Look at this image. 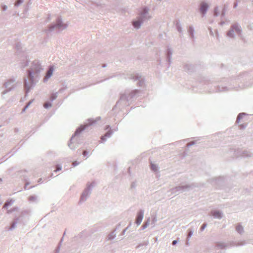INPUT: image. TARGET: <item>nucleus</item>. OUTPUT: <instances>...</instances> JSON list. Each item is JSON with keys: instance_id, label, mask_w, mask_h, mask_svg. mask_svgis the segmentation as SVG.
Returning a JSON list of instances; mask_svg holds the SVG:
<instances>
[{"instance_id": "obj_47", "label": "nucleus", "mask_w": 253, "mask_h": 253, "mask_svg": "<svg viewBox=\"0 0 253 253\" xmlns=\"http://www.w3.org/2000/svg\"><path fill=\"white\" fill-rule=\"evenodd\" d=\"M30 182L29 181H27L25 183V186L24 187V189L25 190H29V189H32L33 187H35V186H36L37 185H34V186H31L29 188H27L28 186L30 184Z\"/></svg>"}, {"instance_id": "obj_4", "label": "nucleus", "mask_w": 253, "mask_h": 253, "mask_svg": "<svg viewBox=\"0 0 253 253\" xmlns=\"http://www.w3.org/2000/svg\"><path fill=\"white\" fill-rule=\"evenodd\" d=\"M68 26V23L63 22L61 16H57L54 21L47 25L46 28L43 30V32L47 35L54 31L56 33H59L66 29Z\"/></svg>"}, {"instance_id": "obj_43", "label": "nucleus", "mask_w": 253, "mask_h": 253, "mask_svg": "<svg viewBox=\"0 0 253 253\" xmlns=\"http://www.w3.org/2000/svg\"><path fill=\"white\" fill-rule=\"evenodd\" d=\"M22 48V43L20 42H17L15 43V44L14 45V48L15 50H19V49Z\"/></svg>"}, {"instance_id": "obj_53", "label": "nucleus", "mask_w": 253, "mask_h": 253, "mask_svg": "<svg viewBox=\"0 0 253 253\" xmlns=\"http://www.w3.org/2000/svg\"><path fill=\"white\" fill-rule=\"evenodd\" d=\"M30 9V6L28 5H25L24 7V9L23 10V12L24 14H26L29 10Z\"/></svg>"}, {"instance_id": "obj_35", "label": "nucleus", "mask_w": 253, "mask_h": 253, "mask_svg": "<svg viewBox=\"0 0 253 253\" xmlns=\"http://www.w3.org/2000/svg\"><path fill=\"white\" fill-rule=\"evenodd\" d=\"M14 202V200H13L12 199H8V200H6L4 205L3 206V208L7 209L9 207L11 206L13 204Z\"/></svg>"}, {"instance_id": "obj_13", "label": "nucleus", "mask_w": 253, "mask_h": 253, "mask_svg": "<svg viewBox=\"0 0 253 253\" xmlns=\"http://www.w3.org/2000/svg\"><path fill=\"white\" fill-rule=\"evenodd\" d=\"M172 49L169 45L167 46V48L165 51V55L166 57V61L168 63V68H169L171 63V56L172 54Z\"/></svg>"}, {"instance_id": "obj_42", "label": "nucleus", "mask_w": 253, "mask_h": 253, "mask_svg": "<svg viewBox=\"0 0 253 253\" xmlns=\"http://www.w3.org/2000/svg\"><path fill=\"white\" fill-rule=\"evenodd\" d=\"M5 88H6V89L3 90L2 92V94H5L7 93L8 92H9V91L12 90L15 88V86L12 85L11 86H7V87H5Z\"/></svg>"}, {"instance_id": "obj_50", "label": "nucleus", "mask_w": 253, "mask_h": 253, "mask_svg": "<svg viewBox=\"0 0 253 253\" xmlns=\"http://www.w3.org/2000/svg\"><path fill=\"white\" fill-rule=\"evenodd\" d=\"M62 167L61 165L57 164L55 167V169L53 170L54 172H58L62 169Z\"/></svg>"}, {"instance_id": "obj_11", "label": "nucleus", "mask_w": 253, "mask_h": 253, "mask_svg": "<svg viewBox=\"0 0 253 253\" xmlns=\"http://www.w3.org/2000/svg\"><path fill=\"white\" fill-rule=\"evenodd\" d=\"M209 7L210 5L205 0L201 1L199 6V12L202 17L206 15Z\"/></svg>"}, {"instance_id": "obj_26", "label": "nucleus", "mask_w": 253, "mask_h": 253, "mask_svg": "<svg viewBox=\"0 0 253 253\" xmlns=\"http://www.w3.org/2000/svg\"><path fill=\"white\" fill-rule=\"evenodd\" d=\"M193 234V229L191 228H189L187 231V236L186 239L185 245L187 246H189V240Z\"/></svg>"}, {"instance_id": "obj_51", "label": "nucleus", "mask_w": 253, "mask_h": 253, "mask_svg": "<svg viewBox=\"0 0 253 253\" xmlns=\"http://www.w3.org/2000/svg\"><path fill=\"white\" fill-rule=\"evenodd\" d=\"M107 138H107V137H106V136H105V135H104V134H103V135H102L100 136V141H100V143H104V142L106 141V140H107Z\"/></svg>"}, {"instance_id": "obj_8", "label": "nucleus", "mask_w": 253, "mask_h": 253, "mask_svg": "<svg viewBox=\"0 0 253 253\" xmlns=\"http://www.w3.org/2000/svg\"><path fill=\"white\" fill-rule=\"evenodd\" d=\"M211 183L216 189H221L225 184V179L224 176H219L218 177L211 179Z\"/></svg>"}, {"instance_id": "obj_64", "label": "nucleus", "mask_w": 253, "mask_h": 253, "mask_svg": "<svg viewBox=\"0 0 253 253\" xmlns=\"http://www.w3.org/2000/svg\"><path fill=\"white\" fill-rule=\"evenodd\" d=\"M240 1V0H236V1H235L234 3H233V8H236L238 5V3Z\"/></svg>"}, {"instance_id": "obj_44", "label": "nucleus", "mask_w": 253, "mask_h": 253, "mask_svg": "<svg viewBox=\"0 0 253 253\" xmlns=\"http://www.w3.org/2000/svg\"><path fill=\"white\" fill-rule=\"evenodd\" d=\"M219 15V11L217 6L214 7L213 15L214 17H217Z\"/></svg>"}, {"instance_id": "obj_39", "label": "nucleus", "mask_w": 253, "mask_h": 253, "mask_svg": "<svg viewBox=\"0 0 253 253\" xmlns=\"http://www.w3.org/2000/svg\"><path fill=\"white\" fill-rule=\"evenodd\" d=\"M15 81V79L14 77L10 78L4 84V87H7L9 85H11Z\"/></svg>"}, {"instance_id": "obj_58", "label": "nucleus", "mask_w": 253, "mask_h": 253, "mask_svg": "<svg viewBox=\"0 0 253 253\" xmlns=\"http://www.w3.org/2000/svg\"><path fill=\"white\" fill-rule=\"evenodd\" d=\"M197 141V140L192 141L190 142V143L187 144L186 145H187V149H189L191 146L195 145Z\"/></svg>"}, {"instance_id": "obj_19", "label": "nucleus", "mask_w": 253, "mask_h": 253, "mask_svg": "<svg viewBox=\"0 0 253 253\" xmlns=\"http://www.w3.org/2000/svg\"><path fill=\"white\" fill-rule=\"evenodd\" d=\"M144 22V21H142L140 19H139L138 17L137 16L136 19L132 20V24L133 28L136 30H138L141 27Z\"/></svg>"}, {"instance_id": "obj_24", "label": "nucleus", "mask_w": 253, "mask_h": 253, "mask_svg": "<svg viewBox=\"0 0 253 253\" xmlns=\"http://www.w3.org/2000/svg\"><path fill=\"white\" fill-rule=\"evenodd\" d=\"M149 163L150 169L152 171L155 173L159 171V167L157 164L153 163L150 159L149 160Z\"/></svg>"}, {"instance_id": "obj_54", "label": "nucleus", "mask_w": 253, "mask_h": 253, "mask_svg": "<svg viewBox=\"0 0 253 253\" xmlns=\"http://www.w3.org/2000/svg\"><path fill=\"white\" fill-rule=\"evenodd\" d=\"M20 147H19L17 149H16L15 147L13 148L8 153L10 154L12 152H13V153L8 158L10 157L11 156L13 155L19 149H20Z\"/></svg>"}, {"instance_id": "obj_1", "label": "nucleus", "mask_w": 253, "mask_h": 253, "mask_svg": "<svg viewBox=\"0 0 253 253\" xmlns=\"http://www.w3.org/2000/svg\"><path fill=\"white\" fill-rule=\"evenodd\" d=\"M253 80V71L245 72L238 76H232L230 78H223L219 84L212 85L210 92H221L231 90L234 88L250 85Z\"/></svg>"}, {"instance_id": "obj_3", "label": "nucleus", "mask_w": 253, "mask_h": 253, "mask_svg": "<svg viewBox=\"0 0 253 253\" xmlns=\"http://www.w3.org/2000/svg\"><path fill=\"white\" fill-rule=\"evenodd\" d=\"M87 122L84 123L83 125H81L79 126L76 129L74 133L72 134L70 139H69L68 145L69 147L72 149L74 150L76 148V147L73 146L72 144L74 143L73 140L75 137H77L76 138V141H77L78 144L81 143L80 141V135L81 133L86 130L89 126H91L96 123V121H94V119L89 118L86 120Z\"/></svg>"}, {"instance_id": "obj_34", "label": "nucleus", "mask_w": 253, "mask_h": 253, "mask_svg": "<svg viewBox=\"0 0 253 253\" xmlns=\"http://www.w3.org/2000/svg\"><path fill=\"white\" fill-rule=\"evenodd\" d=\"M139 92H140V90L137 89H133V90H131L128 94L130 100L131 99H132L133 98H134L135 96H136L137 94H138L139 93Z\"/></svg>"}, {"instance_id": "obj_61", "label": "nucleus", "mask_w": 253, "mask_h": 253, "mask_svg": "<svg viewBox=\"0 0 253 253\" xmlns=\"http://www.w3.org/2000/svg\"><path fill=\"white\" fill-rule=\"evenodd\" d=\"M178 242H179V238H178L176 240L172 241V242L171 243V245L172 246H176L178 244Z\"/></svg>"}, {"instance_id": "obj_38", "label": "nucleus", "mask_w": 253, "mask_h": 253, "mask_svg": "<svg viewBox=\"0 0 253 253\" xmlns=\"http://www.w3.org/2000/svg\"><path fill=\"white\" fill-rule=\"evenodd\" d=\"M88 196L89 195L84 193V192H82L80 196L79 202L82 203L85 201Z\"/></svg>"}, {"instance_id": "obj_9", "label": "nucleus", "mask_w": 253, "mask_h": 253, "mask_svg": "<svg viewBox=\"0 0 253 253\" xmlns=\"http://www.w3.org/2000/svg\"><path fill=\"white\" fill-rule=\"evenodd\" d=\"M130 100V99L128 95H127L126 93H123L120 94V98L116 102L115 105L113 107L112 111H114L116 110V108L117 107L118 104H123L124 105H129V101Z\"/></svg>"}, {"instance_id": "obj_41", "label": "nucleus", "mask_w": 253, "mask_h": 253, "mask_svg": "<svg viewBox=\"0 0 253 253\" xmlns=\"http://www.w3.org/2000/svg\"><path fill=\"white\" fill-rule=\"evenodd\" d=\"M38 197L36 195H32L29 196L28 201L30 202H36L37 200Z\"/></svg>"}, {"instance_id": "obj_2", "label": "nucleus", "mask_w": 253, "mask_h": 253, "mask_svg": "<svg viewBox=\"0 0 253 253\" xmlns=\"http://www.w3.org/2000/svg\"><path fill=\"white\" fill-rule=\"evenodd\" d=\"M43 68L42 66L41 63L39 60H34L32 63L30 68L29 69V75L31 79V82L28 81V77H26L23 80V84L25 86V95L27 96L28 94L32 89L37 82H39L40 76V73Z\"/></svg>"}, {"instance_id": "obj_40", "label": "nucleus", "mask_w": 253, "mask_h": 253, "mask_svg": "<svg viewBox=\"0 0 253 253\" xmlns=\"http://www.w3.org/2000/svg\"><path fill=\"white\" fill-rule=\"evenodd\" d=\"M33 100H31L28 102L26 103V104L23 107V108L22 109L21 113H23L26 111V110L29 108V106L31 105V104L33 102Z\"/></svg>"}, {"instance_id": "obj_37", "label": "nucleus", "mask_w": 253, "mask_h": 253, "mask_svg": "<svg viewBox=\"0 0 253 253\" xmlns=\"http://www.w3.org/2000/svg\"><path fill=\"white\" fill-rule=\"evenodd\" d=\"M15 54L18 56H20V57H24V56H27L22 49V48L19 50H16Z\"/></svg>"}, {"instance_id": "obj_30", "label": "nucleus", "mask_w": 253, "mask_h": 253, "mask_svg": "<svg viewBox=\"0 0 253 253\" xmlns=\"http://www.w3.org/2000/svg\"><path fill=\"white\" fill-rule=\"evenodd\" d=\"M235 230L240 235L242 234L244 232V228L241 223H238L236 225Z\"/></svg>"}, {"instance_id": "obj_27", "label": "nucleus", "mask_w": 253, "mask_h": 253, "mask_svg": "<svg viewBox=\"0 0 253 253\" xmlns=\"http://www.w3.org/2000/svg\"><path fill=\"white\" fill-rule=\"evenodd\" d=\"M150 217L146 218L142 225L141 226L139 230H143L146 229L149 225L150 222Z\"/></svg>"}, {"instance_id": "obj_29", "label": "nucleus", "mask_w": 253, "mask_h": 253, "mask_svg": "<svg viewBox=\"0 0 253 253\" xmlns=\"http://www.w3.org/2000/svg\"><path fill=\"white\" fill-rule=\"evenodd\" d=\"M188 33L189 35L190 38L194 40V34H195V29L192 25H190L188 28Z\"/></svg>"}, {"instance_id": "obj_23", "label": "nucleus", "mask_w": 253, "mask_h": 253, "mask_svg": "<svg viewBox=\"0 0 253 253\" xmlns=\"http://www.w3.org/2000/svg\"><path fill=\"white\" fill-rule=\"evenodd\" d=\"M94 186V182H87L86 185V187L83 190V192H84V193L87 194L89 196V195L91 193V191L92 190V188Z\"/></svg>"}, {"instance_id": "obj_57", "label": "nucleus", "mask_w": 253, "mask_h": 253, "mask_svg": "<svg viewBox=\"0 0 253 253\" xmlns=\"http://www.w3.org/2000/svg\"><path fill=\"white\" fill-rule=\"evenodd\" d=\"M0 7H1V11H5L7 9V5L4 4H3V3H1L0 4Z\"/></svg>"}, {"instance_id": "obj_28", "label": "nucleus", "mask_w": 253, "mask_h": 253, "mask_svg": "<svg viewBox=\"0 0 253 253\" xmlns=\"http://www.w3.org/2000/svg\"><path fill=\"white\" fill-rule=\"evenodd\" d=\"M226 35L228 37L230 38H234L235 37V30L234 28H233V24L231 26L230 29L227 32Z\"/></svg>"}, {"instance_id": "obj_10", "label": "nucleus", "mask_w": 253, "mask_h": 253, "mask_svg": "<svg viewBox=\"0 0 253 253\" xmlns=\"http://www.w3.org/2000/svg\"><path fill=\"white\" fill-rule=\"evenodd\" d=\"M234 155L236 157L248 158L253 156V154L248 150L238 148L234 150Z\"/></svg>"}, {"instance_id": "obj_32", "label": "nucleus", "mask_w": 253, "mask_h": 253, "mask_svg": "<svg viewBox=\"0 0 253 253\" xmlns=\"http://www.w3.org/2000/svg\"><path fill=\"white\" fill-rule=\"evenodd\" d=\"M248 115H249L247 113L245 112L240 113L239 114H238L237 117L236 124H239L245 116H247Z\"/></svg>"}, {"instance_id": "obj_52", "label": "nucleus", "mask_w": 253, "mask_h": 253, "mask_svg": "<svg viewBox=\"0 0 253 253\" xmlns=\"http://www.w3.org/2000/svg\"><path fill=\"white\" fill-rule=\"evenodd\" d=\"M207 223L206 222H204L202 224V225L201 226L200 228V232H203L205 229L206 228V227L207 226Z\"/></svg>"}, {"instance_id": "obj_55", "label": "nucleus", "mask_w": 253, "mask_h": 253, "mask_svg": "<svg viewBox=\"0 0 253 253\" xmlns=\"http://www.w3.org/2000/svg\"><path fill=\"white\" fill-rule=\"evenodd\" d=\"M247 126V124L246 123H243L241 124H240L239 125V128L240 129L243 130Z\"/></svg>"}, {"instance_id": "obj_49", "label": "nucleus", "mask_w": 253, "mask_h": 253, "mask_svg": "<svg viewBox=\"0 0 253 253\" xmlns=\"http://www.w3.org/2000/svg\"><path fill=\"white\" fill-rule=\"evenodd\" d=\"M52 106V102L50 100L48 102H47L46 104H45L43 105V107L45 109H49L51 108Z\"/></svg>"}, {"instance_id": "obj_62", "label": "nucleus", "mask_w": 253, "mask_h": 253, "mask_svg": "<svg viewBox=\"0 0 253 253\" xmlns=\"http://www.w3.org/2000/svg\"><path fill=\"white\" fill-rule=\"evenodd\" d=\"M50 20H51V14H48L47 15V16L46 18L45 22L46 23H47L49 22Z\"/></svg>"}, {"instance_id": "obj_6", "label": "nucleus", "mask_w": 253, "mask_h": 253, "mask_svg": "<svg viewBox=\"0 0 253 253\" xmlns=\"http://www.w3.org/2000/svg\"><path fill=\"white\" fill-rule=\"evenodd\" d=\"M246 242L245 241L236 242L234 241L230 242L229 244L224 242H218L216 243V247L218 248L225 250L229 245L230 246H242L245 245Z\"/></svg>"}, {"instance_id": "obj_17", "label": "nucleus", "mask_w": 253, "mask_h": 253, "mask_svg": "<svg viewBox=\"0 0 253 253\" xmlns=\"http://www.w3.org/2000/svg\"><path fill=\"white\" fill-rule=\"evenodd\" d=\"M210 215L211 216L213 217L214 218L217 219H221L223 217V212L219 210H212Z\"/></svg>"}, {"instance_id": "obj_16", "label": "nucleus", "mask_w": 253, "mask_h": 253, "mask_svg": "<svg viewBox=\"0 0 253 253\" xmlns=\"http://www.w3.org/2000/svg\"><path fill=\"white\" fill-rule=\"evenodd\" d=\"M183 68L184 71L186 72L189 74H191L196 71L195 65L190 63L184 64Z\"/></svg>"}, {"instance_id": "obj_5", "label": "nucleus", "mask_w": 253, "mask_h": 253, "mask_svg": "<svg viewBox=\"0 0 253 253\" xmlns=\"http://www.w3.org/2000/svg\"><path fill=\"white\" fill-rule=\"evenodd\" d=\"M150 9L147 6H142L138 11L137 17L142 21L145 22L151 19L152 17L149 13Z\"/></svg>"}, {"instance_id": "obj_56", "label": "nucleus", "mask_w": 253, "mask_h": 253, "mask_svg": "<svg viewBox=\"0 0 253 253\" xmlns=\"http://www.w3.org/2000/svg\"><path fill=\"white\" fill-rule=\"evenodd\" d=\"M89 151L87 150H85L83 151L82 155L84 157H88L89 156Z\"/></svg>"}, {"instance_id": "obj_14", "label": "nucleus", "mask_w": 253, "mask_h": 253, "mask_svg": "<svg viewBox=\"0 0 253 253\" xmlns=\"http://www.w3.org/2000/svg\"><path fill=\"white\" fill-rule=\"evenodd\" d=\"M144 210L143 209H139L137 211L134 222V223L136 224L137 226H139L142 222L144 217Z\"/></svg>"}, {"instance_id": "obj_20", "label": "nucleus", "mask_w": 253, "mask_h": 253, "mask_svg": "<svg viewBox=\"0 0 253 253\" xmlns=\"http://www.w3.org/2000/svg\"><path fill=\"white\" fill-rule=\"evenodd\" d=\"M20 216L19 217L15 216L14 217V218L13 219V221L11 223V226L6 227L5 229L7 231H12L14 229H15V227H16V225H17L18 222H19V221L20 220Z\"/></svg>"}, {"instance_id": "obj_36", "label": "nucleus", "mask_w": 253, "mask_h": 253, "mask_svg": "<svg viewBox=\"0 0 253 253\" xmlns=\"http://www.w3.org/2000/svg\"><path fill=\"white\" fill-rule=\"evenodd\" d=\"M217 135H218V133L212 135L211 136V139L212 141H216V143L212 145V146L214 147H216L219 144V142L220 141L219 139H218L217 138L218 137Z\"/></svg>"}, {"instance_id": "obj_33", "label": "nucleus", "mask_w": 253, "mask_h": 253, "mask_svg": "<svg viewBox=\"0 0 253 253\" xmlns=\"http://www.w3.org/2000/svg\"><path fill=\"white\" fill-rule=\"evenodd\" d=\"M168 192H170L171 195L174 194L175 195H177L181 193L177 186H175L174 187H173L172 188H170L168 191Z\"/></svg>"}, {"instance_id": "obj_15", "label": "nucleus", "mask_w": 253, "mask_h": 253, "mask_svg": "<svg viewBox=\"0 0 253 253\" xmlns=\"http://www.w3.org/2000/svg\"><path fill=\"white\" fill-rule=\"evenodd\" d=\"M233 28H234L235 32H236L238 37L240 38V39L243 41L244 42H246L245 39L243 36L242 33V29L241 28V27L239 24L238 23H235L233 24Z\"/></svg>"}, {"instance_id": "obj_48", "label": "nucleus", "mask_w": 253, "mask_h": 253, "mask_svg": "<svg viewBox=\"0 0 253 253\" xmlns=\"http://www.w3.org/2000/svg\"><path fill=\"white\" fill-rule=\"evenodd\" d=\"M57 97V92L54 93L49 97L50 100L52 102Z\"/></svg>"}, {"instance_id": "obj_46", "label": "nucleus", "mask_w": 253, "mask_h": 253, "mask_svg": "<svg viewBox=\"0 0 253 253\" xmlns=\"http://www.w3.org/2000/svg\"><path fill=\"white\" fill-rule=\"evenodd\" d=\"M18 210V208L17 207H14L9 210H7L6 212L8 214H10L14 211H16Z\"/></svg>"}, {"instance_id": "obj_21", "label": "nucleus", "mask_w": 253, "mask_h": 253, "mask_svg": "<svg viewBox=\"0 0 253 253\" xmlns=\"http://www.w3.org/2000/svg\"><path fill=\"white\" fill-rule=\"evenodd\" d=\"M30 62L29 59L28 58L27 56H24L23 59L20 60V62L19 63L20 68L22 70L27 67L29 65Z\"/></svg>"}, {"instance_id": "obj_7", "label": "nucleus", "mask_w": 253, "mask_h": 253, "mask_svg": "<svg viewBox=\"0 0 253 253\" xmlns=\"http://www.w3.org/2000/svg\"><path fill=\"white\" fill-rule=\"evenodd\" d=\"M129 79L134 81H138L137 83V86L139 87H143L145 85V80L144 78L142 77V75L138 73H133L130 75L128 77Z\"/></svg>"}, {"instance_id": "obj_12", "label": "nucleus", "mask_w": 253, "mask_h": 253, "mask_svg": "<svg viewBox=\"0 0 253 253\" xmlns=\"http://www.w3.org/2000/svg\"><path fill=\"white\" fill-rule=\"evenodd\" d=\"M177 186L181 193L188 191L190 190V189L197 186L194 183H192L191 184H187L185 183V182L180 183V184Z\"/></svg>"}, {"instance_id": "obj_22", "label": "nucleus", "mask_w": 253, "mask_h": 253, "mask_svg": "<svg viewBox=\"0 0 253 253\" xmlns=\"http://www.w3.org/2000/svg\"><path fill=\"white\" fill-rule=\"evenodd\" d=\"M121 226V223H119L116 226V228L109 234L106 237L107 240L111 241L113 240L116 237V235L115 233L116 231Z\"/></svg>"}, {"instance_id": "obj_18", "label": "nucleus", "mask_w": 253, "mask_h": 253, "mask_svg": "<svg viewBox=\"0 0 253 253\" xmlns=\"http://www.w3.org/2000/svg\"><path fill=\"white\" fill-rule=\"evenodd\" d=\"M54 71V67L53 65L50 66L49 69L46 72V74L43 79V82L46 83L53 75Z\"/></svg>"}, {"instance_id": "obj_31", "label": "nucleus", "mask_w": 253, "mask_h": 253, "mask_svg": "<svg viewBox=\"0 0 253 253\" xmlns=\"http://www.w3.org/2000/svg\"><path fill=\"white\" fill-rule=\"evenodd\" d=\"M174 23L175 24V28H176V29L177 30V31L179 33H182V26L180 23V20L179 19H177L174 22Z\"/></svg>"}, {"instance_id": "obj_25", "label": "nucleus", "mask_w": 253, "mask_h": 253, "mask_svg": "<svg viewBox=\"0 0 253 253\" xmlns=\"http://www.w3.org/2000/svg\"><path fill=\"white\" fill-rule=\"evenodd\" d=\"M105 130L107 131L104 135L106 136L107 138L110 137L114 133V130L110 125H106L105 126Z\"/></svg>"}, {"instance_id": "obj_63", "label": "nucleus", "mask_w": 253, "mask_h": 253, "mask_svg": "<svg viewBox=\"0 0 253 253\" xmlns=\"http://www.w3.org/2000/svg\"><path fill=\"white\" fill-rule=\"evenodd\" d=\"M226 8L224 7L222 9V12H221V17H223L225 16V13H226Z\"/></svg>"}, {"instance_id": "obj_45", "label": "nucleus", "mask_w": 253, "mask_h": 253, "mask_svg": "<svg viewBox=\"0 0 253 253\" xmlns=\"http://www.w3.org/2000/svg\"><path fill=\"white\" fill-rule=\"evenodd\" d=\"M24 0H16V1L14 3V7H18L22 3H23Z\"/></svg>"}, {"instance_id": "obj_60", "label": "nucleus", "mask_w": 253, "mask_h": 253, "mask_svg": "<svg viewBox=\"0 0 253 253\" xmlns=\"http://www.w3.org/2000/svg\"><path fill=\"white\" fill-rule=\"evenodd\" d=\"M148 241L145 242L143 243H140L137 246V248H139L140 247L143 246H147L148 245Z\"/></svg>"}, {"instance_id": "obj_59", "label": "nucleus", "mask_w": 253, "mask_h": 253, "mask_svg": "<svg viewBox=\"0 0 253 253\" xmlns=\"http://www.w3.org/2000/svg\"><path fill=\"white\" fill-rule=\"evenodd\" d=\"M9 155V153H7L5 156H4L1 159H0V164L3 162H4L6 160L8 159L6 157Z\"/></svg>"}]
</instances>
